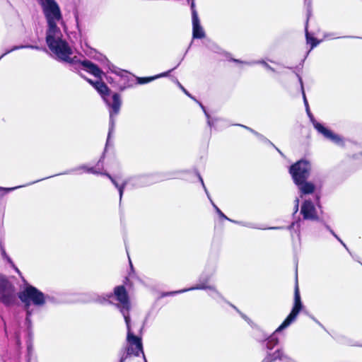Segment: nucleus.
I'll use <instances>...</instances> for the list:
<instances>
[{
    "instance_id": "19",
    "label": "nucleus",
    "mask_w": 362,
    "mask_h": 362,
    "mask_svg": "<svg viewBox=\"0 0 362 362\" xmlns=\"http://www.w3.org/2000/svg\"><path fill=\"white\" fill-rule=\"evenodd\" d=\"M200 180H201L202 184V185H203V187H204V190H205V192H206V195H207L208 198L209 199V200H210V202H211V203L212 206H214V208L215 209L216 211L217 212V214L219 215V216H220L221 218H224V219H226V220L230 221V219H229V218H228V217H227V216H226V215H225V214H223V212H222V211L218 209V206H217L214 203V202L211 200V197H210V196H209V193H208V191H207V189H206V187H205V185H204V182H203V180H202V179L201 177H200Z\"/></svg>"
},
{
    "instance_id": "28",
    "label": "nucleus",
    "mask_w": 362,
    "mask_h": 362,
    "mask_svg": "<svg viewBox=\"0 0 362 362\" xmlns=\"http://www.w3.org/2000/svg\"><path fill=\"white\" fill-rule=\"evenodd\" d=\"M326 228L330 231V233L341 243L344 247H346V244L335 234V233L328 226Z\"/></svg>"
},
{
    "instance_id": "37",
    "label": "nucleus",
    "mask_w": 362,
    "mask_h": 362,
    "mask_svg": "<svg viewBox=\"0 0 362 362\" xmlns=\"http://www.w3.org/2000/svg\"><path fill=\"white\" fill-rule=\"evenodd\" d=\"M281 228L280 227H272V228H269V229H279Z\"/></svg>"
},
{
    "instance_id": "3",
    "label": "nucleus",
    "mask_w": 362,
    "mask_h": 362,
    "mask_svg": "<svg viewBox=\"0 0 362 362\" xmlns=\"http://www.w3.org/2000/svg\"><path fill=\"white\" fill-rule=\"evenodd\" d=\"M302 308V303L300 301V297L299 293V290L298 285H296L295 288V295H294V304L292 308L291 313L288 315L286 320L282 322V324L275 330L272 335H271L267 342V348L269 350H272L276 345L279 343V339L276 337V334L277 332H281V330L288 327L292 322L295 321L298 315L299 312Z\"/></svg>"
},
{
    "instance_id": "38",
    "label": "nucleus",
    "mask_w": 362,
    "mask_h": 362,
    "mask_svg": "<svg viewBox=\"0 0 362 362\" xmlns=\"http://www.w3.org/2000/svg\"><path fill=\"white\" fill-rule=\"evenodd\" d=\"M244 226H248V227H252V226H250V223L244 224Z\"/></svg>"
},
{
    "instance_id": "9",
    "label": "nucleus",
    "mask_w": 362,
    "mask_h": 362,
    "mask_svg": "<svg viewBox=\"0 0 362 362\" xmlns=\"http://www.w3.org/2000/svg\"><path fill=\"white\" fill-rule=\"evenodd\" d=\"M16 300L13 286L6 276L0 274V301L6 305H11Z\"/></svg>"
},
{
    "instance_id": "6",
    "label": "nucleus",
    "mask_w": 362,
    "mask_h": 362,
    "mask_svg": "<svg viewBox=\"0 0 362 362\" xmlns=\"http://www.w3.org/2000/svg\"><path fill=\"white\" fill-rule=\"evenodd\" d=\"M127 329V346L124 351H122L121 353L124 352L127 358L129 356L134 355L135 356H139V354L141 353L143 354L144 360L145 361L146 357L143 351V346L141 339L139 337L135 336L131 329L130 322L129 324H126Z\"/></svg>"
},
{
    "instance_id": "26",
    "label": "nucleus",
    "mask_w": 362,
    "mask_h": 362,
    "mask_svg": "<svg viewBox=\"0 0 362 362\" xmlns=\"http://www.w3.org/2000/svg\"><path fill=\"white\" fill-rule=\"evenodd\" d=\"M306 112H307V114L310 119V122H312L313 127H315V122H318L313 117V115H312V113L310 112V109L309 108H307L306 109Z\"/></svg>"
},
{
    "instance_id": "22",
    "label": "nucleus",
    "mask_w": 362,
    "mask_h": 362,
    "mask_svg": "<svg viewBox=\"0 0 362 362\" xmlns=\"http://www.w3.org/2000/svg\"><path fill=\"white\" fill-rule=\"evenodd\" d=\"M199 104L200 107H202V109L203 110L206 117H207L208 125L211 128L214 125L215 120L210 119L209 115L206 112L204 106L202 103H199Z\"/></svg>"
},
{
    "instance_id": "4",
    "label": "nucleus",
    "mask_w": 362,
    "mask_h": 362,
    "mask_svg": "<svg viewBox=\"0 0 362 362\" xmlns=\"http://www.w3.org/2000/svg\"><path fill=\"white\" fill-rule=\"evenodd\" d=\"M19 298L25 304L27 309L26 320L29 322L31 313L28 310L32 303L37 307L42 306L46 302V297L43 293L32 286H28L19 293Z\"/></svg>"
},
{
    "instance_id": "1",
    "label": "nucleus",
    "mask_w": 362,
    "mask_h": 362,
    "mask_svg": "<svg viewBox=\"0 0 362 362\" xmlns=\"http://www.w3.org/2000/svg\"><path fill=\"white\" fill-rule=\"evenodd\" d=\"M47 29L46 31V43L49 50L58 60L67 62L76 70L81 69L100 78L102 71L88 60H80L76 56L71 57L73 50L69 44L63 38L59 25L64 27L59 6L56 1H41Z\"/></svg>"
},
{
    "instance_id": "17",
    "label": "nucleus",
    "mask_w": 362,
    "mask_h": 362,
    "mask_svg": "<svg viewBox=\"0 0 362 362\" xmlns=\"http://www.w3.org/2000/svg\"><path fill=\"white\" fill-rule=\"evenodd\" d=\"M310 4H308L307 5V8H308V18L310 16ZM308 21V19L307 20V21ZM305 36H306L307 43L310 45V49H313L315 47H316L320 42V41H319V40H316L315 38H314L313 37H312L310 35V33H308V22L306 23V25H305Z\"/></svg>"
},
{
    "instance_id": "30",
    "label": "nucleus",
    "mask_w": 362,
    "mask_h": 362,
    "mask_svg": "<svg viewBox=\"0 0 362 362\" xmlns=\"http://www.w3.org/2000/svg\"><path fill=\"white\" fill-rule=\"evenodd\" d=\"M20 187H10V188H6V187H0V191H4L6 192H11L16 189H18Z\"/></svg>"
},
{
    "instance_id": "5",
    "label": "nucleus",
    "mask_w": 362,
    "mask_h": 362,
    "mask_svg": "<svg viewBox=\"0 0 362 362\" xmlns=\"http://www.w3.org/2000/svg\"><path fill=\"white\" fill-rule=\"evenodd\" d=\"M113 298L118 301L117 307L123 315L125 323L129 324L131 322L129 316L131 305L125 288L123 286H116L114 289V293L107 296V300L111 302L110 299Z\"/></svg>"
},
{
    "instance_id": "23",
    "label": "nucleus",
    "mask_w": 362,
    "mask_h": 362,
    "mask_svg": "<svg viewBox=\"0 0 362 362\" xmlns=\"http://www.w3.org/2000/svg\"><path fill=\"white\" fill-rule=\"evenodd\" d=\"M2 255L4 257V258L5 259H6V261L11 265V267L15 269V271L18 273V274H21L20 273V271L19 269L15 266V264H13V262H12V260L11 259V258L6 255V253L5 252V251H3L2 252Z\"/></svg>"
},
{
    "instance_id": "7",
    "label": "nucleus",
    "mask_w": 362,
    "mask_h": 362,
    "mask_svg": "<svg viewBox=\"0 0 362 362\" xmlns=\"http://www.w3.org/2000/svg\"><path fill=\"white\" fill-rule=\"evenodd\" d=\"M111 71L115 74V77L110 76L107 79L110 83H112V81H115L116 83L115 86L119 90H123L127 88L132 87L134 84V76L129 72L115 66L111 69Z\"/></svg>"
},
{
    "instance_id": "39",
    "label": "nucleus",
    "mask_w": 362,
    "mask_h": 362,
    "mask_svg": "<svg viewBox=\"0 0 362 362\" xmlns=\"http://www.w3.org/2000/svg\"><path fill=\"white\" fill-rule=\"evenodd\" d=\"M242 317H243L245 320H247V318L245 315H242Z\"/></svg>"
},
{
    "instance_id": "27",
    "label": "nucleus",
    "mask_w": 362,
    "mask_h": 362,
    "mask_svg": "<svg viewBox=\"0 0 362 362\" xmlns=\"http://www.w3.org/2000/svg\"><path fill=\"white\" fill-rule=\"evenodd\" d=\"M256 63L257 64H262L267 70H269L271 71H274V69L271 67L267 62H265L264 61H259V62H257Z\"/></svg>"
},
{
    "instance_id": "35",
    "label": "nucleus",
    "mask_w": 362,
    "mask_h": 362,
    "mask_svg": "<svg viewBox=\"0 0 362 362\" xmlns=\"http://www.w3.org/2000/svg\"><path fill=\"white\" fill-rule=\"evenodd\" d=\"M11 49H6V50L5 51V52H4L3 54H1V55L0 56L1 59H2L4 56H6V54H9V53H11Z\"/></svg>"
},
{
    "instance_id": "32",
    "label": "nucleus",
    "mask_w": 362,
    "mask_h": 362,
    "mask_svg": "<svg viewBox=\"0 0 362 362\" xmlns=\"http://www.w3.org/2000/svg\"><path fill=\"white\" fill-rule=\"evenodd\" d=\"M299 207V199L298 198L295 200V206H294V214L297 213Z\"/></svg>"
},
{
    "instance_id": "41",
    "label": "nucleus",
    "mask_w": 362,
    "mask_h": 362,
    "mask_svg": "<svg viewBox=\"0 0 362 362\" xmlns=\"http://www.w3.org/2000/svg\"><path fill=\"white\" fill-rule=\"evenodd\" d=\"M76 21H78L77 19H76ZM76 24H77V26L78 27V22H76Z\"/></svg>"
},
{
    "instance_id": "42",
    "label": "nucleus",
    "mask_w": 362,
    "mask_h": 362,
    "mask_svg": "<svg viewBox=\"0 0 362 362\" xmlns=\"http://www.w3.org/2000/svg\"><path fill=\"white\" fill-rule=\"evenodd\" d=\"M276 151H278V152H279L280 153H281L280 152V150H279V148H276Z\"/></svg>"
},
{
    "instance_id": "33",
    "label": "nucleus",
    "mask_w": 362,
    "mask_h": 362,
    "mask_svg": "<svg viewBox=\"0 0 362 362\" xmlns=\"http://www.w3.org/2000/svg\"><path fill=\"white\" fill-rule=\"evenodd\" d=\"M126 359H127V356H125V353L124 352L120 353L119 362H124Z\"/></svg>"
},
{
    "instance_id": "34",
    "label": "nucleus",
    "mask_w": 362,
    "mask_h": 362,
    "mask_svg": "<svg viewBox=\"0 0 362 362\" xmlns=\"http://www.w3.org/2000/svg\"><path fill=\"white\" fill-rule=\"evenodd\" d=\"M246 129H247L248 130H250L251 132H252L253 134H255V135H257V136H259V138H262L263 139V136L259 135L257 132H255L254 130L247 127H245Z\"/></svg>"
},
{
    "instance_id": "20",
    "label": "nucleus",
    "mask_w": 362,
    "mask_h": 362,
    "mask_svg": "<svg viewBox=\"0 0 362 362\" xmlns=\"http://www.w3.org/2000/svg\"><path fill=\"white\" fill-rule=\"evenodd\" d=\"M132 185L136 187H144L149 184L146 177H139L131 180Z\"/></svg>"
},
{
    "instance_id": "25",
    "label": "nucleus",
    "mask_w": 362,
    "mask_h": 362,
    "mask_svg": "<svg viewBox=\"0 0 362 362\" xmlns=\"http://www.w3.org/2000/svg\"><path fill=\"white\" fill-rule=\"evenodd\" d=\"M298 76V78H299V81H300V86H301V89H302V92H303V101H304V104H305V106L307 108H309V105H308V100L306 99V97H305V92H304V90H303V81H302V78L299 76Z\"/></svg>"
},
{
    "instance_id": "40",
    "label": "nucleus",
    "mask_w": 362,
    "mask_h": 362,
    "mask_svg": "<svg viewBox=\"0 0 362 362\" xmlns=\"http://www.w3.org/2000/svg\"><path fill=\"white\" fill-rule=\"evenodd\" d=\"M233 61H234V62H239V61H238V60H237V59H234Z\"/></svg>"
},
{
    "instance_id": "14",
    "label": "nucleus",
    "mask_w": 362,
    "mask_h": 362,
    "mask_svg": "<svg viewBox=\"0 0 362 362\" xmlns=\"http://www.w3.org/2000/svg\"><path fill=\"white\" fill-rule=\"evenodd\" d=\"M205 289H209L210 290V293L209 295L216 299L219 297H221V295L220 293L216 291L215 290V288H214V286H209L208 285V279H206L205 281H202L201 280L199 281V283L197 284L196 286H192L191 288H186V289H182V290H180V291H175V292H173L171 293L172 294H175V293H184V292H186V291H193V290H205Z\"/></svg>"
},
{
    "instance_id": "44",
    "label": "nucleus",
    "mask_w": 362,
    "mask_h": 362,
    "mask_svg": "<svg viewBox=\"0 0 362 362\" xmlns=\"http://www.w3.org/2000/svg\"><path fill=\"white\" fill-rule=\"evenodd\" d=\"M145 362H147L146 359H145Z\"/></svg>"
},
{
    "instance_id": "8",
    "label": "nucleus",
    "mask_w": 362,
    "mask_h": 362,
    "mask_svg": "<svg viewBox=\"0 0 362 362\" xmlns=\"http://www.w3.org/2000/svg\"><path fill=\"white\" fill-rule=\"evenodd\" d=\"M311 170V164L307 160H300L292 165L289 168V173L292 176L294 183H300L307 180Z\"/></svg>"
},
{
    "instance_id": "36",
    "label": "nucleus",
    "mask_w": 362,
    "mask_h": 362,
    "mask_svg": "<svg viewBox=\"0 0 362 362\" xmlns=\"http://www.w3.org/2000/svg\"><path fill=\"white\" fill-rule=\"evenodd\" d=\"M296 223H293L289 227H288V229L291 230L292 228H294Z\"/></svg>"
},
{
    "instance_id": "43",
    "label": "nucleus",
    "mask_w": 362,
    "mask_h": 362,
    "mask_svg": "<svg viewBox=\"0 0 362 362\" xmlns=\"http://www.w3.org/2000/svg\"><path fill=\"white\" fill-rule=\"evenodd\" d=\"M276 151H278V152H279L280 153H281L280 152V150H279V148H276Z\"/></svg>"
},
{
    "instance_id": "29",
    "label": "nucleus",
    "mask_w": 362,
    "mask_h": 362,
    "mask_svg": "<svg viewBox=\"0 0 362 362\" xmlns=\"http://www.w3.org/2000/svg\"><path fill=\"white\" fill-rule=\"evenodd\" d=\"M177 84L187 95L194 99V98L187 92V90L180 84L178 81H177Z\"/></svg>"
},
{
    "instance_id": "31",
    "label": "nucleus",
    "mask_w": 362,
    "mask_h": 362,
    "mask_svg": "<svg viewBox=\"0 0 362 362\" xmlns=\"http://www.w3.org/2000/svg\"><path fill=\"white\" fill-rule=\"evenodd\" d=\"M20 187H10V188H6V187H0V191H4L6 192H11L16 189H18Z\"/></svg>"
},
{
    "instance_id": "21",
    "label": "nucleus",
    "mask_w": 362,
    "mask_h": 362,
    "mask_svg": "<svg viewBox=\"0 0 362 362\" xmlns=\"http://www.w3.org/2000/svg\"><path fill=\"white\" fill-rule=\"evenodd\" d=\"M21 49H37L40 50V47L36 45H16L13 46L11 48V52H13L15 50Z\"/></svg>"
},
{
    "instance_id": "12",
    "label": "nucleus",
    "mask_w": 362,
    "mask_h": 362,
    "mask_svg": "<svg viewBox=\"0 0 362 362\" xmlns=\"http://www.w3.org/2000/svg\"><path fill=\"white\" fill-rule=\"evenodd\" d=\"M314 128L317 132L322 134L325 139L332 141L335 144L344 146L345 144L344 139L343 137L334 133L332 130L324 126L320 122H315Z\"/></svg>"
},
{
    "instance_id": "13",
    "label": "nucleus",
    "mask_w": 362,
    "mask_h": 362,
    "mask_svg": "<svg viewBox=\"0 0 362 362\" xmlns=\"http://www.w3.org/2000/svg\"><path fill=\"white\" fill-rule=\"evenodd\" d=\"M191 10L192 21V37L193 39H202L205 37V32L200 23V20L195 9V4L194 1H192Z\"/></svg>"
},
{
    "instance_id": "10",
    "label": "nucleus",
    "mask_w": 362,
    "mask_h": 362,
    "mask_svg": "<svg viewBox=\"0 0 362 362\" xmlns=\"http://www.w3.org/2000/svg\"><path fill=\"white\" fill-rule=\"evenodd\" d=\"M101 163V160L97 164V169L95 168H88L86 165H81L78 167V170H83L84 172L93 173V174H101L106 175L112 182V183L115 185V187L118 189L119 194V200H122V195L124 193V189L125 187L128 185L130 180H125L121 185L118 183L115 178L111 176L109 173L101 172L100 168V163Z\"/></svg>"
},
{
    "instance_id": "18",
    "label": "nucleus",
    "mask_w": 362,
    "mask_h": 362,
    "mask_svg": "<svg viewBox=\"0 0 362 362\" xmlns=\"http://www.w3.org/2000/svg\"><path fill=\"white\" fill-rule=\"evenodd\" d=\"M174 69H171V70H169L167 72H163L162 74H160L157 76H152V77H143V78H136V81H137V83H139V84H144V83H147L148 82H151L153 80L156 79V78H160V77H165V76H167L169 73H170Z\"/></svg>"
},
{
    "instance_id": "15",
    "label": "nucleus",
    "mask_w": 362,
    "mask_h": 362,
    "mask_svg": "<svg viewBox=\"0 0 362 362\" xmlns=\"http://www.w3.org/2000/svg\"><path fill=\"white\" fill-rule=\"evenodd\" d=\"M279 360L284 362H293V359L282 349L276 350L272 354H268L262 362H273Z\"/></svg>"
},
{
    "instance_id": "2",
    "label": "nucleus",
    "mask_w": 362,
    "mask_h": 362,
    "mask_svg": "<svg viewBox=\"0 0 362 362\" xmlns=\"http://www.w3.org/2000/svg\"><path fill=\"white\" fill-rule=\"evenodd\" d=\"M101 95L106 105L109 107L110 112V127L107 136V142L109 141L110 134L112 133L115 127V117L119 114L122 105V100L120 95L117 93H114L111 97V100L109 98L110 89L101 81H93L90 79L87 80Z\"/></svg>"
},
{
    "instance_id": "11",
    "label": "nucleus",
    "mask_w": 362,
    "mask_h": 362,
    "mask_svg": "<svg viewBox=\"0 0 362 362\" xmlns=\"http://www.w3.org/2000/svg\"><path fill=\"white\" fill-rule=\"evenodd\" d=\"M320 213V207L317 203L305 200L301 204L300 214L305 220L316 221L319 218Z\"/></svg>"
},
{
    "instance_id": "16",
    "label": "nucleus",
    "mask_w": 362,
    "mask_h": 362,
    "mask_svg": "<svg viewBox=\"0 0 362 362\" xmlns=\"http://www.w3.org/2000/svg\"><path fill=\"white\" fill-rule=\"evenodd\" d=\"M300 192V197L303 195L310 194L314 192L315 186L310 182L301 181L300 183H295Z\"/></svg>"
},
{
    "instance_id": "24",
    "label": "nucleus",
    "mask_w": 362,
    "mask_h": 362,
    "mask_svg": "<svg viewBox=\"0 0 362 362\" xmlns=\"http://www.w3.org/2000/svg\"><path fill=\"white\" fill-rule=\"evenodd\" d=\"M207 46L213 52H216V53H221V48L215 43H214L212 42H209V45Z\"/></svg>"
}]
</instances>
